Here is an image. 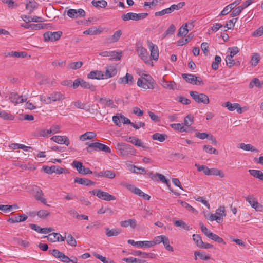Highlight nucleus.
Masks as SVG:
<instances>
[{
  "label": "nucleus",
  "mask_w": 263,
  "mask_h": 263,
  "mask_svg": "<svg viewBox=\"0 0 263 263\" xmlns=\"http://www.w3.org/2000/svg\"><path fill=\"white\" fill-rule=\"evenodd\" d=\"M195 259H197V256H198L201 259L203 260H208L210 259V256L206 255L204 252L195 251L194 252Z\"/></svg>",
  "instance_id": "nucleus-37"
},
{
  "label": "nucleus",
  "mask_w": 263,
  "mask_h": 263,
  "mask_svg": "<svg viewBox=\"0 0 263 263\" xmlns=\"http://www.w3.org/2000/svg\"><path fill=\"white\" fill-rule=\"evenodd\" d=\"M189 32V30L187 29L186 24H183L182 26L179 29L177 34L178 36H183L186 35Z\"/></svg>",
  "instance_id": "nucleus-49"
},
{
  "label": "nucleus",
  "mask_w": 263,
  "mask_h": 263,
  "mask_svg": "<svg viewBox=\"0 0 263 263\" xmlns=\"http://www.w3.org/2000/svg\"><path fill=\"white\" fill-rule=\"evenodd\" d=\"M152 139L154 140H157L159 142H163L167 138V136L164 134H160L158 133H155L152 136Z\"/></svg>",
  "instance_id": "nucleus-35"
},
{
  "label": "nucleus",
  "mask_w": 263,
  "mask_h": 263,
  "mask_svg": "<svg viewBox=\"0 0 263 263\" xmlns=\"http://www.w3.org/2000/svg\"><path fill=\"white\" fill-rule=\"evenodd\" d=\"M88 153H91L94 149L95 151H101L106 153H110L111 150L110 148L106 145L99 143L94 142L89 145V147H87L86 148Z\"/></svg>",
  "instance_id": "nucleus-3"
},
{
  "label": "nucleus",
  "mask_w": 263,
  "mask_h": 263,
  "mask_svg": "<svg viewBox=\"0 0 263 263\" xmlns=\"http://www.w3.org/2000/svg\"><path fill=\"white\" fill-rule=\"evenodd\" d=\"M240 148L243 150L246 151H251V152H258V151L254 146L250 144H245L242 143L240 144Z\"/></svg>",
  "instance_id": "nucleus-38"
},
{
  "label": "nucleus",
  "mask_w": 263,
  "mask_h": 263,
  "mask_svg": "<svg viewBox=\"0 0 263 263\" xmlns=\"http://www.w3.org/2000/svg\"><path fill=\"white\" fill-rule=\"evenodd\" d=\"M144 77H142L141 79L143 80L144 81L146 82L150 85H154L155 84V81L153 80L152 77L148 74H144Z\"/></svg>",
  "instance_id": "nucleus-61"
},
{
  "label": "nucleus",
  "mask_w": 263,
  "mask_h": 263,
  "mask_svg": "<svg viewBox=\"0 0 263 263\" xmlns=\"http://www.w3.org/2000/svg\"><path fill=\"white\" fill-rule=\"evenodd\" d=\"M83 62L81 61L71 62L68 65L67 68L68 69L76 70L81 68Z\"/></svg>",
  "instance_id": "nucleus-46"
},
{
  "label": "nucleus",
  "mask_w": 263,
  "mask_h": 263,
  "mask_svg": "<svg viewBox=\"0 0 263 263\" xmlns=\"http://www.w3.org/2000/svg\"><path fill=\"white\" fill-rule=\"evenodd\" d=\"M37 8V4L34 0H27L26 9L29 10V14H31L33 10Z\"/></svg>",
  "instance_id": "nucleus-28"
},
{
  "label": "nucleus",
  "mask_w": 263,
  "mask_h": 263,
  "mask_svg": "<svg viewBox=\"0 0 263 263\" xmlns=\"http://www.w3.org/2000/svg\"><path fill=\"white\" fill-rule=\"evenodd\" d=\"M136 13L133 12H128L124 14L121 16V18L123 21H128L129 20L136 21Z\"/></svg>",
  "instance_id": "nucleus-33"
},
{
  "label": "nucleus",
  "mask_w": 263,
  "mask_h": 263,
  "mask_svg": "<svg viewBox=\"0 0 263 263\" xmlns=\"http://www.w3.org/2000/svg\"><path fill=\"white\" fill-rule=\"evenodd\" d=\"M147 46L151 51V57L154 60H157L159 57V51L157 45L154 44L151 41H147Z\"/></svg>",
  "instance_id": "nucleus-7"
},
{
  "label": "nucleus",
  "mask_w": 263,
  "mask_h": 263,
  "mask_svg": "<svg viewBox=\"0 0 263 263\" xmlns=\"http://www.w3.org/2000/svg\"><path fill=\"white\" fill-rule=\"evenodd\" d=\"M62 32L60 31L57 32H47L44 34V38L45 41H56L60 39Z\"/></svg>",
  "instance_id": "nucleus-4"
},
{
  "label": "nucleus",
  "mask_w": 263,
  "mask_h": 263,
  "mask_svg": "<svg viewBox=\"0 0 263 263\" xmlns=\"http://www.w3.org/2000/svg\"><path fill=\"white\" fill-rule=\"evenodd\" d=\"M134 79L132 74L126 73V75L123 77L120 78L118 80V83L120 84L123 85H132L134 83Z\"/></svg>",
  "instance_id": "nucleus-8"
},
{
  "label": "nucleus",
  "mask_w": 263,
  "mask_h": 263,
  "mask_svg": "<svg viewBox=\"0 0 263 263\" xmlns=\"http://www.w3.org/2000/svg\"><path fill=\"white\" fill-rule=\"evenodd\" d=\"M260 57L258 53H253L251 58L252 65L253 66H256L260 61Z\"/></svg>",
  "instance_id": "nucleus-57"
},
{
  "label": "nucleus",
  "mask_w": 263,
  "mask_h": 263,
  "mask_svg": "<svg viewBox=\"0 0 263 263\" xmlns=\"http://www.w3.org/2000/svg\"><path fill=\"white\" fill-rule=\"evenodd\" d=\"M97 135L94 132H87L80 137V140L83 141L86 140H91L96 137Z\"/></svg>",
  "instance_id": "nucleus-30"
},
{
  "label": "nucleus",
  "mask_w": 263,
  "mask_h": 263,
  "mask_svg": "<svg viewBox=\"0 0 263 263\" xmlns=\"http://www.w3.org/2000/svg\"><path fill=\"white\" fill-rule=\"evenodd\" d=\"M248 172L250 175L255 178H258V179L263 181V173L261 171L249 170Z\"/></svg>",
  "instance_id": "nucleus-34"
},
{
  "label": "nucleus",
  "mask_w": 263,
  "mask_h": 263,
  "mask_svg": "<svg viewBox=\"0 0 263 263\" xmlns=\"http://www.w3.org/2000/svg\"><path fill=\"white\" fill-rule=\"evenodd\" d=\"M27 216L25 214H17V216L12 217L10 218L8 221L11 223L20 222L25 221L27 219Z\"/></svg>",
  "instance_id": "nucleus-19"
},
{
  "label": "nucleus",
  "mask_w": 263,
  "mask_h": 263,
  "mask_svg": "<svg viewBox=\"0 0 263 263\" xmlns=\"http://www.w3.org/2000/svg\"><path fill=\"white\" fill-rule=\"evenodd\" d=\"M11 147L13 149H22L25 151H28L29 149H32L33 148L30 146H27L23 144H17V143H12L11 144Z\"/></svg>",
  "instance_id": "nucleus-41"
},
{
  "label": "nucleus",
  "mask_w": 263,
  "mask_h": 263,
  "mask_svg": "<svg viewBox=\"0 0 263 263\" xmlns=\"http://www.w3.org/2000/svg\"><path fill=\"white\" fill-rule=\"evenodd\" d=\"M130 143L135 145V146L142 147L143 149L145 150H147L149 149V147L148 146L144 145L143 144V143L140 139H139L138 138L135 137H132Z\"/></svg>",
  "instance_id": "nucleus-29"
},
{
  "label": "nucleus",
  "mask_w": 263,
  "mask_h": 263,
  "mask_svg": "<svg viewBox=\"0 0 263 263\" xmlns=\"http://www.w3.org/2000/svg\"><path fill=\"white\" fill-rule=\"evenodd\" d=\"M174 224L176 227H181L184 230L189 231L190 230V227L182 220H175L174 221Z\"/></svg>",
  "instance_id": "nucleus-42"
},
{
  "label": "nucleus",
  "mask_w": 263,
  "mask_h": 263,
  "mask_svg": "<svg viewBox=\"0 0 263 263\" xmlns=\"http://www.w3.org/2000/svg\"><path fill=\"white\" fill-rule=\"evenodd\" d=\"M192 237L193 240L198 247H200V246L203 244L201 237L199 235L193 234Z\"/></svg>",
  "instance_id": "nucleus-62"
},
{
  "label": "nucleus",
  "mask_w": 263,
  "mask_h": 263,
  "mask_svg": "<svg viewBox=\"0 0 263 263\" xmlns=\"http://www.w3.org/2000/svg\"><path fill=\"white\" fill-rule=\"evenodd\" d=\"M106 235L108 237L116 236L121 233V231L120 229H109L108 228H105Z\"/></svg>",
  "instance_id": "nucleus-31"
},
{
  "label": "nucleus",
  "mask_w": 263,
  "mask_h": 263,
  "mask_svg": "<svg viewBox=\"0 0 263 263\" xmlns=\"http://www.w3.org/2000/svg\"><path fill=\"white\" fill-rule=\"evenodd\" d=\"M121 185L127 188L128 190L131 191L135 194L139 195L141 197L142 195L143 194V192L139 188L135 187L133 185L128 184L126 182H122L121 183Z\"/></svg>",
  "instance_id": "nucleus-17"
},
{
  "label": "nucleus",
  "mask_w": 263,
  "mask_h": 263,
  "mask_svg": "<svg viewBox=\"0 0 263 263\" xmlns=\"http://www.w3.org/2000/svg\"><path fill=\"white\" fill-rule=\"evenodd\" d=\"M67 243L71 246H77V241L74 237L71 235L68 234L67 237H66Z\"/></svg>",
  "instance_id": "nucleus-60"
},
{
  "label": "nucleus",
  "mask_w": 263,
  "mask_h": 263,
  "mask_svg": "<svg viewBox=\"0 0 263 263\" xmlns=\"http://www.w3.org/2000/svg\"><path fill=\"white\" fill-rule=\"evenodd\" d=\"M208 175L219 176L221 178L224 176V174L220 170L216 168H209Z\"/></svg>",
  "instance_id": "nucleus-43"
},
{
  "label": "nucleus",
  "mask_w": 263,
  "mask_h": 263,
  "mask_svg": "<svg viewBox=\"0 0 263 263\" xmlns=\"http://www.w3.org/2000/svg\"><path fill=\"white\" fill-rule=\"evenodd\" d=\"M122 260L127 263H145L146 261L134 257L124 258Z\"/></svg>",
  "instance_id": "nucleus-45"
},
{
  "label": "nucleus",
  "mask_w": 263,
  "mask_h": 263,
  "mask_svg": "<svg viewBox=\"0 0 263 263\" xmlns=\"http://www.w3.org/2000/svg\"><path fill=\"white\" fill-rule=\"evenodd\" d=\"M87 78L90 79H104V73L102 71H92L87 75Z\"/></svg>",
  "instance_id": "nucleus-18"
},
{
  "label": "nucleus",
  "mask_w": 263,
  "mask_h": 263,
  "mask_svg": "<svg viewBox=\"0 0 263 263\" xmlns=\"http://www.w3.org/2000/svg\"><path fill=\"white\" fill-rule=\"evenodd\" d=\"M51 139L58 144H65L66 146H68L70 143L69 140L66 136L57 135L53 136Z\"/></svg>",
  "instance_id": "nucleus-13"
},
{
  "label": "nucleus",
  "mask_w": 263,
  "mask_h": 263,
  "mask_svg": "<svg viewBox=\"0 0 263 263\" xmlns=\"http://www.w3.org/2000/svg\"><path fill=\"white\" fill-rule=\"evenodd\" d=\"M128 243L134 246H137L140 247H146L149 248L152 247V245L153 243L149 242V241H135L134 240L129 239L128 240Z\"/></svg>",
  "instance_id": "nucleus-16"
},
{
  "label": "nucleus",
  "mask_w": 263,
  "mask_h": 263,
  "mask_svg": "<svg viewBox=\"0 0 263 263\" xmlns=\"http://www.w3.org/2000/svg\"><path fill=\"white\" fill-rule=\"evenodd\" d=\"M0 117L4 120H12L14 119V117L12 115L5 111H0Z\"/></svg>",
  "instance_id": "nucleus-58"
},
{
  "label": "nucleus",
  "mask_w": 263,
  "mask_h": 263,
  "mask_svg": "<svg viewBox=\"0 0 263 263\" xmlns=\"http://www.w3.org/2000/svg\"><path fill=\"white\" fill-rule=\"evenodd\" d=\"M97 197L102 200L107 201L115 200L116 199L115 196L109 194L107 192L102 191L101 190H100L99 193L97 194Z\"/></svg>",
  "instance_id": "nucleus-14"
},
{
  "label": "nucleus",
  "mask_w": 263,
  "mask_h": 263,
  "mask_svg": "<svg viewBox=\"0 0 263 263\" xmlns=\"http://www.w3.org/2000/svg\"><path fill=\"white\" fill-rule=\"evenodd\" d=\"M9 100L10 101L15 104H20L25 102L27 98H23V96H19L17 93L12 92L10 93L9 96Z\"/></svg>",
  "instance_id": "nucleus-12"
},
{
  "label": "nucleus",
  "mask_w": 263,
  "mask_h": 263,
  "mask_svg": "<svg viewBox=\"0 0 263 263\" xmlns=\"http://www.w3.org/2000/svg\"><path fill=\"white\" fill-rule=\"evenodd\" d=\"M170 126L173 129L178 130L180 132H184V131H187L186 129L183 126L182 123H173L170 125Z\"/></svg>",
  "instance_id": "nucleus-52"
},
{
  "label": "nucleus",
  "mask_w": 263,
  "mask_h": 263,
  "mask_svg": "<svg viewBox=\"0 0 263 263\" xmlns=\"http://www.w3.org/2000/svg\"><path fill=\"white\" fill-rule=\"evenodd\" d=\"M81 86L84 89H89L92 91H95L96 90V86L90 84L89 83L84 81L83 79Z\"/></svg>",
  "instance_id": "nucleus-51"
},
{
  "label": "nucleus",
  "mask_w": 263,
  "mask_h": 263,
  "mask_svg": "<svg viewBox=\"0 0 263 263\" xmlns=\"http://www.w3.org/2000/svg\"><path fill=\"white\" fill-rule=\"evenodd\" d=\"M117 73V69L115 65H109L106 67L105 72L104 73V79L113 77Z\"/></svg>",
  "instance_id": "nucleus-11"
},
{
  "label": "nucleus",
  "mask_w": 263,
  "mask_h": 263,
  "mask_svg": "<svg viewBox=\"0 0 263 263\" xmlns=\"http://www.w3.org/2000/svg\"><path fill=\"white\" fill-rule=\"evenodd\" d=\"M223 106L227 107L230 111H232L237 109L238 112H241V108L238 103L232 104L230 102H227L224 103Z\"/></svg>",
  "instance_id": "nucleus-23"
},
{
  "label": "nucleus",
  "mask_w": 263,
  "mask_h": 263,
  "mask_svg": "<svg viewBox=\"0 0 263 263\" xmlns=\"http://www.w3.org/2000/svg\"><path fill=\"white\" fill-rule=\"evenodd\" d=\"M255 86L258 88H261L263 86V82H260L258 78H254L249 84V88L252 89Z\"/></svg>",
  "instance_id": "nucleus-39"
},
{
  "label": "nucleus",
  "mask_w": 263,
  "mask_h": 263,
  "mask_svg": "<svg viewBox=\"0 0 263 263\" xmlns=\"http://www.w3.org/2000/svg\"><path fill=\"white\" fill-rule=\"evenodd\" d=\"M95 256L100 260L103 263H115L114 261L111 260L110 258H106L105 257H103L100 254L95 253Z\"/></svg>",
  "instance_id": "nucleus-53"
},
{
  "label": "nucleus",
  "mask_w": 263,
  "mask_h": 263,
  "mask_svg": "<svg viewBox=\"0 0 263 263\" xmlns=\"http://www.w3.org/2000/svg\"><path fill=\"white\" fill-rule=\"evenodd\" d=\"M194 37V34L191 33L188 34L186 39L184 40L181 39L177 41V44L178 46H183L189 42Z\"/></svg>",
  "instance_id": "nucleus-44"
},
{
  "label": "nucleus",
  "mask_w": 263,
  "mask_h": 263,
  "mask_svg": "<svg viewBox=\"0 0 263 263\" xmlns=\"http://www.w3.org/2000/svg\"><path fill=\"white\" fill-rule=\"evenodd\" d=\"M203 149L205 150L206 153L209 154H214L215 155H218V151L215 148L212 147L211 145H204L203 146Z\"/></svg>",
  "instance_id": "nucleus-55"
},
{
  "label": "nucleus",
  "mask_w": 263,
  "mask_h": 263,
  "mask_svg": "<svg viewBox=\"0 0 263 263\" xmlns=\"http://www.w3.org/2000/svg\"><path fill=\"white\" fill-rule=\"evenodd\" d=\"M221 61V58L219 55H216L215 57V61L212 64V68L213 70H217L218 68L219 64Z\"/></svg>",
  "instance_id": "nucleus-56"
},
{
  "label": "nucleus",
  "mask_w": 263,
  "mask_h": 263,
  "mask_svg": "<svg viewBox=\"0 0 263 263\" xmlns=\"http://www.w3.org/2000/svg\"><path fill=\"white\" fill-rule=\"evenodd\" d=\"M184 125L186 127L190 126L194 122V117L191 115H188L184 118Z\"/></svg>",
  "instance_id": "nucleus-50"
},
{
  "label": "nucleus",
  "mask_w": 263,
  "mask_h": 263,
  "mask_svg": "<svg viewBox=\"0 0 263 263\" xmlns=\"http://www.w3.org/2000/svg\"><path fill=\"white\" fill-rule=\"evenodd\" d=\"M122 35V31L118 30L116 31L112 35L109 36L106 39L107 43H111L118 42Z\"/></svg>",
  "instance_id": "nucleus-22"
},
{
  "label": "nucleus",
  "mask_w": 263,
  "mask_h": 263,
  "mask_svg": "<svg viewBox=\"0 0 263 263\" xmlns=\"http://www.w3.org/2000/svg\"><path fill=\"white\" fill-rule=\"evenodd\" d=\"M199 226L202 233H204V234L209 238H210L211 237L210 234H213V233L211 232L210 231H209L207 228L204 226L202 222H200Z\"/></svg>",
  "instance_id": "nucleus-59"
},
{
  "label": "nucleus",
  "mask_w": 263,
  "mask_h": 263,
  "mask_svg": "<svg viewBox=\"0 0 263 263\" xmlns=\"http://www.w3.org/2000/svg\"><path fill=\"white\" fill-rule=\"evenodd\" d=\"M116 147L120 151V154L122 156L133 155L136 153V149L133 146L125 143H118Z\"/></svg>",
  "instance_id": "nucleus-1"
},
{
  "label": "nucleus",
  "mask_w": 263,
  "mask_h": 263,
  "mask_svg": "<svg viewBox=\"0 0 263 263\" xmlns=\"http://www.w3.org/2000/svg\"><path fill=\"white\" fill-rule=\"evenodd\" d=\"M101 32V30H99L96 27H92L84 31L83 33L87 35H92L100 34Z\"/></svg>",
  "instance_id": "nucleus-40"
},
{
  "label": "nucleus",
  "mask_w": 263,
  "mask_h": 263,
  "mask_svg": "<svg viewBox=\"0 0 263 263\" xmlns=\"http://www.w3.org/2000/svg\"><path fill=\"white\" fill-rule=\"evenodd\" d=\"M36 215L41 218H45L50 215V213L45 210H41L39 211Z\"/></svg>",
  "instance_id": "nucleus-64"
},
{
  "label": "nucleus",
  "mask_w": 263,
  "mask_h": 263,
  "mask_svg": "<svg viewBox=\"0 0 263 263\" xmlns=\"http://www.w3.org/2000/svg\"><path fill=\"white\" fill-rule=\"evenodd\" d=\"M161 85L165 88H168L171 90L177 89V84L174 81L167 82L163 78Z\"/></svg>",
  "instance_id": "nucleus-24"
},
{
  "label": "nucleus",
  "mask_w": 263,
  "mask_h": 263,
  "mask_svg": "<svg viewBox=\"0 0 263 263\" xmlns=\"http://www.w3.org/2000/svg\"><path fill=\"white\" fill-rule=\"evenodd\" d=\"M93 174L96 177H105L107 178H109V179H113L116 176V174L113 171H112L111 170H105V171H101L100 172H95L93 173Z\"/></svg>",
  "instance_id": "nucleus-10"
},
{
  "label": "nucleus",
  "mask_w": 263,
  "mask_h": 263,
  "mask_svg": "<svg viewBox=\"0 0 263 263\" xmlns=\"http://www.w3.org/2000/svg\"><path fill=\"white\" fill-rule=\"evenodd\" d=\"M138 86L141 87L144 89H153L155 88L154 85H150L146 82L144 81L141 78H139L137 81Z\"/></svg>",
  "instance_id": "nucleus-26"
},
{
  "label": "nucleus",
  "mask_w": 263,
  "mask_h": 263,
  "mask_svg": "<svg viewBox=\"0 0 263 263\" xmlns=\"http://www.w3.org/2000/svg\"><path fill=\"white\" fill-rule=\"evenodd\" d=\"M92 5L97 8H105L107 5V3L105 0H93Z\"/></svg>",
  "instance_id": "nucleus-36"
},
{
  "label": "nucleus",
  "mask_w": 263,
  "mask_h": 263,
  "mask_svg": "<svg viewBox=\"0 0 263 263\" xmlns=\"http://www.w3.org/2000/svg\"><path fill=\"white\" fill-rule=\"evenodd\" d=\"M182 78L187 83L194 84L195 75L192 74H182Z\"/></svg>",
  "instance_id": "nucleus-47"
},
{
  "label": "nucleus",
  "mask_w": 263,
  "mask_h": 263,
  "mask_svg": "<svg viewBox=\"0 0 263 263\" xmlns=\"http://www.w3.org/2000/svg\"><path fill=\"white\" fill-rule=\"evenodd\" d=\"M50 95L53 102L63 100L65 98V96L59 91H54Z\"/></svg>",
  "instance_id": "nucleus-25"
},
{
  "label": "nucleus",
  "mask_w": 263,
  "mask_h": 263,
  "mask_svg": "<svg viewBox=\"0 0 263 263\" xmlns=\"http://www.w3.org/2000/svg\"><path fill=\"white\" fill-rule=\"evenodd\" d=\"M85 14V11L81 8L78 10L70 9L67 11V15L70 18H77L79 17H84Z\"/></svg>",
  "instance_id": "nucleus-6"
},
{
  "label": "nucleus",
  "mask_w": 263,
  "mask_h": 263,
  "mask_svg": "<svg viewBox=\"0 0 263 263\" xmlns=\"http://www.w3.org/2000/svg\"><path fill=\"white\" fill-rule=\"evenodd\" d=\"M44 237H47L49 241L53 242L55 241H64L66 239V235L63 237L59 233H52Z\"/></svg>",
  "instance_id": "nucleus-9"
},
{
  "label": "nucleus",
  "mask_w": 263,
  "mask_h": 263,
  "mask_svg": "<svg viewBox=\"0 0 263 263\" xmlns=\"http://www.w3.org/2000/svg\"><path fill=\"white\" fill-rule=\"evenodd\" d=\"M74 180L75 183H78L80 184L85 186H91L95 184V182H93L91 180L85 178H80L78 177H75Z\"/></svg>",
  "instance_id": "nucleus-20"
},
{
  "label": "nucleus",
  "mask_w": 263,
  "mask_h": 263,
  "mask_svg": "<svg viewBox=\"0 0 263 263\" xmlns=\"http://www.w3.org/2000/svg\"><path fill=\"white\" fill-rule=\"evenodd\" d=\"M120 225L122 227H128L130 226L132 228H135L136 226V221L135 219H130L127 220L120 222Z\"/></svg>",
  "instance_id": "nucleus-27"
},
{
  "label": "nucleus",
  "mask_w": 263,
  "mask_h": 263,
  "mask_svg": "<svg viewBox=\"0 0 263 263\" xmlns=\"http://www.w3.org/2000/svg\"><path fill=\"white\" fill-rule=\"evenodd\" d=\"M195 166L197 167L199 172H203L206 175H208L209 168L205 165H200L198 164H195Z\"/></svg>",
  "instance_id": "nucleus-63"
},
{
  "label": "nucleus",
  "mask_w": 263,
  "mask_h": 263,
  "mask_svg": "<svg viewBox=\"0 0 263 263\" xmlns=\"http://www.w3.org/2000/svg\"><path fill=\"white\" fill-rule=\"evenodd\" d=\"M190 96L198 103H203L208 104L209 103L210 100L208 96L204 93H199L196 91H191L189 92Z\"/></svg>",
  "instance_id": "nucleus-2"
},
{
  "label": "nucleus",
  "mask_w": 263,
  "mask_h": 263,
  "mask_svg": "<svg viewBox=\"0 0 263 263\" xmlns=\"http://www.w3.org/2000/svg\"><path fill=\"white\" fill-rule=\"evenodd\" d=\"M44 194L41 189L37 191L35 194H34V197L37 201H41L42 203L48 206L50 205L46 203V199L44 198H43Z\"/></svg>",
  "instance_id": "nucleus-32"
},
{
  "label": "nucleus",
  "mask_w": 263,
  "mask_h": 263,
  "mask_svg": "<svg viewBox=\"0 0 263 263\" xmlns=\"http://www.w3.org/2000/svg\"><path fill=\"white\" fill-rule=\"evenodd\" d=\"M72 165L77 169V171L80 173H82L84 166L81 162L74 161L72 162Z\"/></svg>",
  "instance_id": "nucleus-54"
},
{
  "label": "nucleus",
  "mask_w": 263,
  "mask_h": 263,
  "mask_svg": "<svg viewBox=\"0 0 263 263\" xmlns=\"http://www.w3.org/2000/svg\"><path fill=\"white\" fill-rule=\"evenodd\" d=\"M245 198L246 201L249 202L252 208L258 211H261L262 210L263 206L257 202L256 198H254L253 195H249Z\"/></svg>",
  "instance_id": "nucleus-5"
},
{
  "label": "nucleus",
  "mask_w": 263,
  "mask_h": 263,
  "mask_svg": "<svg viewBox=\"0 0 263 263\" xmlns=\"http://www.w3.org/2000/svg\"><path fill=\"white\" fill-rule=\"evenodd\" d=\"M122 52L116 51H109V57H111L110 60H120L121 58Z\"/></svg>",
  "instance_id": "nucleus-48"
},
{
  "label": "nucleus",
  "mask_w": 263,
  "mask_h": 263,
  "mask_svg": "<svg viewBox=\"0 0 263 263\" xmlns=\"http://www.w3.org/2000/svg\"><path fill=\"white\" fill-rule=\"evenodd\" d=\"M21 18L24 20V21L28 23L31 22H44V19L41 17H39L37 16H27L26 15H24L21 16Z\"/></svg>",
  "instance_id": "nucleus-21"
},
{
  "label": "nucleus",
  "mask_w": 263,
  "mask_h": 263,
  "mask_svg": "<svg viewBox=\"0 0 263 263\" xmlns=\"http://www.w3.org/2000/svg\"><path fill=\"white\" fill-rule=\"evenodd\" d=\"M137 52L141 59L145 63L150 62L148 59V53L145 48L142 46L138 47L137 48Z\"/></svg>",
  "instance_id": "nucleus-15"
}]
</instances>
